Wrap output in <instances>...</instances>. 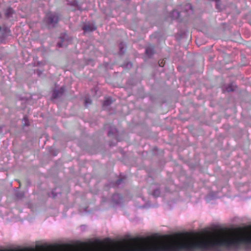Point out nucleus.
Segmentation results:
<instances>
[{
    "mask_svg": "<svg viewBox=\"0 0 251 251\" xmlns=\"http://www.w3.org/2000/svg\"><path fill=\"white\" fill-rule=\"evenodd\" d=\"M112 103V100L110 98H108L104 101L103 105L104 106H109Z\"/></svg>",
    "mask_w": 251,
    "mask_h": 251,
    "instance_id": "0eeeda50",
    "label": "nucleus"
},
{
    "mask_svg": "<svg viewBox=\"0 0 251 251\" xmlns=\"http://www.w3.org/2000/svg\"><path fill=\"white\" fill-rule=\"evenodd\" d=\"M123 201V197L119 194H115L112 196V201L115 203H120Z\"/></svg>",
    "mask_w": 251,
    "mask_h": 251,
    "instance_id": "39448f33",
    "label": "nucleus"
},
{
    "mask_svg": "<svg viewBox=\"0 0 251 251\" xmlns=\"http://www.w3.org/2000/svg\"><path fill=\"white\" fill-rule=\"evenodd\" d=\"M1 27L0 26V31L1 30Z\"/></svg>",
    "mask_w": 251,
    "mask_h": 251,
    "instance_id": "412c9836",
    "label": "nucleus"
},
{
    "mask_svg": "<svg viewBox=\"0 0 251 251\" xmlns=\"http://www.w3.org/2000/svg\"><path fill=\"white\" fill-rule=\"evenodd\" d=\"M172 14V16H179L180 13L178 12V10H175L173 11Z\"/></svg>",
    "mask_w": 251,
    "mask_h": 251,
    "instance_id": "ddd939ff",
    "label": "nucleus"
},
{
    "mask_svg": "<svg viewBox=\"0 0 251 251\" xmlns=\"http://www.w3.org/2000/svg\"><path fill=\"white\" fill-rule=\"evenodd\" d=\"M165 64V61H164V60L161 61H159V65L160 67H163Z\"/></svg>",
    "mask_w": 251,
    "mask_h": 251,
    "instance_id": "4468645a",
    "label": "nucleus"
},
{
    "mask_svg": "<svg viewBox=\"0 0 251 251\" xmlns=\"http://www.w3.org/2000/svg\"><path fill=\"white\" fill-rule=\"evenodd\" d=\"M160 194V191L159 189H158V188L155 189L152 193V195L154 197H158V196H159Z\"/></svg>",
    "mask_w": 251,
    "mask_h": 251,
    "instance_id": "1a4fd4ad",
    "label": "nucleus"
},
{
    "mask_svg": "<svg viewBox=\"0 0 251 251\" xmlns=\"http://www.w3.org/2000/svg\"><path fill=\"white\" fill-rule=\"evenodd\" d=\"M188 14H192L191 12H188Z\"/></svg>",
    "mask_w": 251,
    "mask_h": 251,
    "instance_id": "aec40b11",
    "label": "nucleus"
},
{
    "mask_svg": "<svg viewBox=\"0 0 251 251\" xmlns=\"http://www.w3.org/2000/svg\"><path fill=\"white\" fill-rule=\"evenodd\" d=\"M14 11L11 8H8L5 11V15L8 16L9 15L14 14Z\"/></svg>",
    "mask_w": 251,
    "mask_h": 251,
    "instance_id": "6e6552de",
    "label": "nucleus"
},
{
    "mask_svg": "<svg viewBox=\"0 0 251 251\" xmlns=\"http://www.w3.org/2000/svg\"><path fill=\"white\" fill-rule=\"evenodd\" d=\"M155 53L154 47L149 45L146 48V54L148 57H150Z\"/></svg>",
    "mask_w": 251,
    "mask_h": 251,
    "instance_id": "20e7f679",
    "label": "nucleus"
},
{
    "mask_svg": "<svg viewBox=\"0 0 251 251\" xmlns=\"http://www.w3.org/2000/svg\"><path fill=\"white\" fill-rule=\"evenodd\" d=\"M116 129L115 127L111 128L110 130L108 131V135L109 136H110L111 135H114V133L116 132Z\"/></svg>",
    "mask_w": 251,
    "mask_h": 251,
    "instance_id": "f8f14e48",
    "label": "nucleus"
},
{
    "mask_svg": "<svg viewBox=\"0 0 251 251\" xmlns=\"http://www.w3.org/2000/svg\"><path fill=\"white\" fill-rule=\"evenodd\" d=\"M251 249V226L245 230H220L205 234L179 233L167 239H131L108 251H225Z\"/></svg>",
    "mask_w": 251,
    "mask_h": 251,
    "instance_id": "f257e3e1",
    "label": "nucleus"
},
{
    "mask_svg": "<svg viewBox=\"0 0 251 251\" xmlns=\"http://www.w3.org/2000/svg\"><path fill=\"white\" fill-rule=\"evenodd\" d=\"M122 45H121L120 46V52L123 53L125 51V50H124V48L122 46Z\"/></svg>",
    "mask_w": 251,
    "mask_h": 251,
    "instance_id": "dca6fc26",
    "label": "nucleus"
},
{
    "mask_svg": "<svg viewBox=\"0 0 251 251\" xmlns=\"http://www.w3.org/2000/svg\"><path fill=\"white\" fill-rule=\"evenodd\" d=\"M84 104L86 107L91 104V100L89 98H86L84 100Z\"/></svg>",
    "mask_w": 251,
    "mask_h": 251,
    "instance_id": "9d476101",
    "label": "nucleus"
},
{
    "mask_svg": "<svg viewBox=\"0 0 251 251\" xmlns=\"http://www.w3.org/2000/svg\"><path fill=\"white\" fill-rule=\"evenodd\" d=\"M62 95V92L60 91H54L52 94V98L54 99H57Z\"/></svg>",
    "mask_w": 251,
    "mask_h": 251,
    "instance_id": "423d86ee",
    "label": "nucleus"
},
{
    "mask_svg": "<svg viewBox=\"0 0 251 251\" xmlns=\"http://www.w3.org/2000/svg\"><path fill=\"white\" fill-rule=\"evenodd\" d=\"M58 46H59L60 47H62V43H61V42H59V43H58Z\"/></svg>",
    "mask_w": 251,
    "mask_h": 251,
    "instance_id": "a211bd4d",
    "label": "nucleus"
},
{
    "mask_svg": "<svg viewBox=\"0 0 251 251\" xmlns=\"http://www.w3.org/2000/svg\"><path fill=\"white\" fill-rule=\"evenodd\" d=\"M184 10H185V11H192L193 9H192V6L191 4H190V3H188L187 4H186L185 5Z\"/></svg>",
    "mask_w": 251,
    "mask_h": 251,
    "instance_id": "9b49d317",
    "label": "nucleus"
},
{
    "mask_svg": "<svg viewBox=\"0 0 251 251\" xmlns=\"http://www.w3.org/2000/svg\"><path fill=\"white\" fill-rule=\"evenodd\" d=\"M226 90L228 92H230L234 91V89L232 88L231 86H229L228 87H227Z\"/></svg>",
    "mask_w": 251,
    "mask_h": 251,
    "instance_id": "2eb2a0df",
    "label": "nucleus"
},
{
    "mask_svg": "<svg viewBox=\"0 0 251 251\" xmlns=\"http://www.w3.org/2000/svg\"><path fill=\"white\" fill-rule=\"evenodd\" d=\"M96 25L93 23H87L84 24L83 29L85 32H91L96 30Z\"/></svg>",
    "mask_w": 251,
    "mask_h": 251,
    "instance_id": "7ed1b4c3",
    "label": "nucleus"
},
{
    "mask_svg": "<svg viewBox=\"0 0 251 251\" xmlns=\"http://www.w3.org/2000/svg\"><path fill=\"white\" fill-rule=\"evenodd\" d=\"M58 22V17H45L44 22H46L49 27H53Z\"/></svg>",
    "mask_w": 251,
    "mask_h": 251,
    "instance_id": "f03ea898",
    "label": "nucleus"
},
{
    "mask_svg": "<svg viewBox=\"0 0 251 251\" xmlns=\"http://www.w3.org/2000/svg\"><path fill=\"white\" fill-rule=\"evenodd\" d=\"M121 181H122V179H118V180L117 181V182H116V184H117V185H119V184H121Z\"/></svg>",
    "mask_w": 251,
    "mask_h": 251,
    "instance_id": "f3484780",
    "label": "nucleus"
},
{
    "mask_svg": "<svg viewBox=\"0 0 251 251\" xmlns=\"http://www.w3.org/2000/svg\"><path fill=\"white\" fill-rule=\"evenodd\" d=\"M76 2L75 1H74L73 3V5H75L76 4Z\"/></svg>",
    "mask_w": 251,
    "mask_h": 251,
    "instance_id": "6ab92c4d",
    "label": "nucleus"
}]
</instances>
